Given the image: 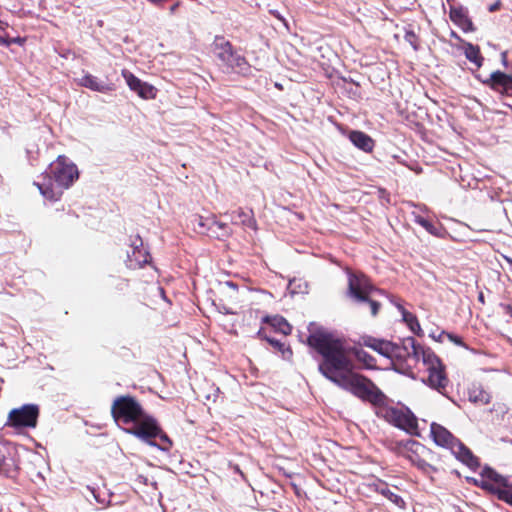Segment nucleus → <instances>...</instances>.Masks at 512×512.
<instances>
[{"label": "nucleus", "mask_w": 512, "mask_h": 512, "mask_svg": "<svg viewBox=\"0 0 512 512\" xmlns=\"http://www.w3.org/2000/svg\"><path fill=\"white\" fill-rule=\"evenodd\" d=\"M308 344L323 356L319 371L324 377L379 410L387 405L386 395L370 379L353 372L350 348L342 340L316 332L308 337Z\"/></svg>", "instance_id": "nucleus-1"}, {"label": "nucleus", "mask_w": 512, "mask_h": 512, "mask_svg": "<svg viewBox=\"0 0 512 512\" xmlns=\"http://www.w3.org/2000/svg\"><path fill=\"white\" fill-rule=\"evenodd\" d=\"M111 413L115 421L134 425L132 428L125 429L126 433L155 446L152 439L160 433V427L154 418L145 414L141 405L133 397L116 398L112 404Z\"/></svg>", "instance_id": "nucleus-2"}, {"label": "nucleus", "mask_w": 512, "mask_h": 512, "mask_svg": "<svg viewBox=\"0 0 512 512\" xmlns=\"http://www.w3.org/2000/svg\"><path fill=\"white\" fill-rule=\"evenodd\" d=\"M50 174L58 187H53L51 183L36 184L42 196L50 201L59 200L63 189L69 188L79 177L77 166L65 156H59L50 164Z\"/></svg>", "instance_id": "nucleus-3"}, {"label": "nucleus", "mask_w": 512, "mask_h": 512, "mask_svg": "<svg viewBox=\"0 0 512 512\" xmlns=\"http://www.w3.org/2000/svg\"><path fill=\"white\" fill-rule=\"evenodd\" d=\"M430 433L435 444L449 449L461 462L470 468L478 466V461L470 450L459 442L445 427L437 423H432Z\"/></svg>", "instance_id": "nucleus-4"}, {"label": "nucleus", "mask_w": 512, "mask_h": 512, "mask_svg": "<svg viewBox=\"0 0 512 512\" xmlns=\"http://www.w3.org/2000/svg\"><path fill=\"white\" fill-rule=\"evenodd\" d=\"M378 292L379 291L371 285L369 279L365 275L349 273V297L357 303H368L372 316H376L380 308V303L375 299V294Z\"/></svg>", "instance_id": "nucleus-5"}, {"label": "nucleus", "mask_w": 512, "mask_h": 512, "mask_svg": "<svg viewBox=\"0 0 512 512\" xmlns=\"http://www.w3.org/2000/svg\"><path fill=\"white\" fill-rule=\"evenodd\" d=\"M38 416L39 409L37 405L25 404L9 412L6 426L34 428L37 425Z\"/></svg>", "instance_id": "nucleus-6"}, {"label": "nucleus", "mask_w": 512, "mask_h": 512, "mask_svg": "<svg viewBox=\"0 0 512 512\" xmlns=\"http://www.w3.org/2000/svg\"><path fill=\"white\" fill-rule=\"evenodd\" d=\"M377 414L383 416L387 421L393 423L395 426L408 432H412L417 428V419L409 411H403L392 407L386 408V406H384L377 412Z\"/></svg>", "instance_id": "nucleus-7"}, {"label": "nucleus", "mask_w": 512, "mask_h": 512, "mask_svg": "<svg viewBox=\"0 0 512 512\" xmlns=\"http://www.w3.org/2000/svg\"><path fill=\"white\" fill-rule=\"evenodd\" d=\"M430 454L431 452L425 446L416 441L409 442L405 448V457L426 474L436 471V468L426 461V457Z\"/></svg>", "instance_id": "nucleus-8"}, {"label": "nucleus", "mask_w": 512, "mask_h": 512, "mask_svg": "<svg viewBox=\"0 0 512 512\" xmlns=\"http://www.w3.org/2000/svg\"><path fill=\"white\" fill-rule=\"evenodd\" d=\"M404 349L407 354L413 356L415 360H421L427 369L438 367V365L441 364L439 358L430 348L421 346L414 338L410 337L404 341Z\"/></svg>", "instance_id": "nucleus-9"}, {"label": "nucleus", "mask_w": 512, "mask_h": 512, "mask_svg": "<svg viewBox=\"0 0 512 512\" xmlns=\"http://www.w3.org/2000/svg\"><path fill=\"white\" fill-rule=\"evenodd\" d=\"M363 344L387 358L399 357L401 355V348L390 341L365 337L363 338Z\"/></svg>", "instance_id": "nucleus-10"}, {"label": "nucleus", "mask_w": 512, "mask_h": 512, "mask_svg": "<svg viewBox=\"0 0 512 512\" xmlns=\"http://www.w3.org/2000/svg\"><path fill=\"white\" fill-rule=\"evenodd\" d=\"M15 448L12 446H4L0 449V475L13 476L17 470L15 460Z\"/></svg>", "instance_id": "nucleus-11"}, {"label": "nucleus", "mask_w": 512, "mask_h": 512, "mask_svg": "<svg viewBox=\"0 0 512 512\" xmlns=\"http://www.w3.org/2000/svg\"><path fill=\"white\" fill-rule=\"evenodd\" d=\"M429 375L427 379V384L437 391L441 392L446 388L448 384V379L444 372V367L442 364L438 365V367H433L427 369Z\"/></svg>", "instance_id": "nucleus-12"}, {"label": "nucleus", "mask_w": 512, "mask_h": 512, "mask_svg": "<svg viewBox=\"0 0 512 512\" xmlns=\"http://www.w3.org/2000/svg\"><path fill=\"white\" fill-rule=\"evenodd\" d=\"M213 52L216 57L224 64H227L236 54L230 42L225 40L223 37L215 38L213 42Z\"/></svg>", "instance_id": "nucleus-13"}, {"label": "nucleus", "mask_w": 512, "mask_h": 512, "mask_svg": "<svg viewBox=\"0 0 512 512\" xmlns=\"http://www.w3.org/2000/svg\"><path fill=\"white\" fill-rule=\"evenodd\" d=\"M491 86L495 90L504 91L512 95V77L500 72H493L490 76Z\"/></svg>", "instance_id": "nucleus-14"}, {"label": "nucleus", "mask_w": 512, "mask_h": 512, "mask_svg": "<svg viewBox=\"0 0 512 512\" xmlns=\"http://www.w3.org/2000/svg\"><path fill=\"white\" fill-rule=\"evenodd\" d=\"M349 139L357 148L364 152H371L374 148V140L362 131H351Z\"/></svg>", "instance_id": "nucleus-15"}, {"label": "nucleus", "mask_w": 512, "mask_h": 512, "mask_svg": "<svg viewBox=\"0 0 512 512\" xmlns=\"http://www.w3.org/2000/svg\"><path fill=\"white\" fill-rule=\"evenodd\" d=\"M78 83L83 87L101 93L109 92L113 89L111 85L100 81L97 77L91 74L83 75V77L79 79Z\"/></svg>", "instance_id": "nucleus-16"}, {"label": "nucleus", "mask_w": 512, "mask_h": 512, "mask_svg": "<svg viewBox=\"0 0 512 512\" xmlns=\"http://www.w3.org/2000/svg\"><path fill=\"white\" fill-rule=\"evenodd\" d=\"M483 481L487 482L489 485H493L494 487L502 488L507 485L508 480L496 473L491 468H484L481 473V479L479 480L480 485L483 487Z\"/></svg>", "instance_id": "nucleus-17"}, {"label": "nucleus", "mask_w": 512, "mask_h": 512, "mask_svg": "<svg viewBox=\"0 0 512 512\" xmlns=\"http://www.w3.org/2000/svg\"><path fill=\"white\" fill-rule=\"evenodd\" d=\"M449 16L451 21L458 25L463 31L467 32L473 30L472 22L462 9L451 8Z\"/></svg>", "instance_id": "nucleus-18"}, {"label": "nucleus", "mask_w": 512, "mask_h": 512, "mask_svg": "<svg viewBox=\"0 0 512 512\" xmlns=\"http://www.w3.org/2000/svg\"><path fill=\"white\" fill-rule=\"evenodd\" d=\"M483 488L497 494L499 499L512 505V482H509L507 485L499 488L494 487L493 485H489L487 482L483 481Z\"/></svg>", "instance_id": "nucleus-19"}, {"label": "nucleus", "mask_w": 512, "mask_h": 512, "mask_svg": "<svg viewBox=\"0 0 512 512\" xmlns=\"http://www.w3.org/2000/svg\"><path fill=\"white\" fill-rule=\"evenodd\" d=\"M469 400L475 404L485 405L490 402V395L481 386L473 385L468 392Z\"/></svg>", "instance_id": "nucleus-20"}, {"label": "nucleus", "mask_w": 512, "mask_h": 512, "mask_svg": "<svg viewBox=\"0 0 512 512\" xmlns=\"http://www.w3.org/2000/svg\"><path fill=\"white\" fill-rule=\"evenodd\" d=\"M226 65L229 68H231L234 72L242 75H247L250 70V66L248 62L245 60V58L237 53L230 59V61Z\"/></svg>", "instance_id": "nucleus-21"}, {"label": "nucleus", "mask_w": 512, "mask_h": 512, "mask_svg": "<svg viewBox=\"0 0 512 512\" xmlns=\"http://www.w3.org/2000/svg\"><path fill=\"white\" fill-rule=\"evenodd\" d=\"M464 53L466 58L476 64L478 67L482 64V57L480 55V50L477 46L472 45L471 43L464 44Z\"/></svg>", "instance_id": "nucleus-22"}, {"label": "nucleus", "mask_w": 512, "mask_h": 512, "mask_svg": "<svg viewBox=\"0 0 512 512\" xmlns=\"http://www.w3.org/2000/svg\"><path fill=\"white\" fill-rule=\"evenodd\" d=\"M398 308L401 310L403 320L407 323L410 330L413 333L420 335L422 332V329L420 327V324H419L417 318L412 313L406 311L403 307L398 306Z\"/></svg>", "instance_id": "nucleus-23"}, {"label": "nucleus", "mask_w": 512, "mask_h": 512, "mask_svg": "<svg viewBox=\"0 0 512 512\" xmlns=\"http://www.w3.org/2000/svg\"><path fill=\"white\" fill-rule=\"evenodd\" d=\"M220 293L224 298H227L230 301V304L235 303L238 300L237 286L232 282L224 283V285L221 286Z\"/></svg>", "instance_id": "nucleus-24"}, {"label": "nucleus", "mask_w": 512, "mask_h": 512, "mask_svg": "<svg viewBox=\"0 0 512 512\" xmlns=\"http://www.w3.org/2000/svg\"><path fill=\"white\" fill-rule=\"evenodd\" d=\"M269 323L276 331L283 335H288L291 332L290 324L283 317L275 316L269 319Z\"/></svg>", "instance_id": "nucleus-25"}, {"label": "nucleus", "mask_w": 512, "mask_h": 512, "mask_svg": "<svg viewBox=\"0 0 512 512\" xmlns=\"http://www.w3.org/2000/svg\"><path fill=\"white\" fill-rule=\"evenodd\" d=\"M136 93L140 98L145 100L155 99L157 96V89L153 85L143 82Z\"/></svg>", "instance_id": "nucleus-26"}, {"label": "nucleus", "mask_w": 512, "mask_h": 512, "mask_svg": "<svg viewBox=\"0 0 512 512\" xmlns=\"http://www.w3.org/2000/svg\"><path fill=\"white\" fill-rule=\"evenodd\" d=\"M121 74L125 79L128 87L132 91L137 92L140 86L142 85L143 81H141L138 77H136L133 73L126 69L122 70Z\"/></svg>", "instance_id": "nucleus-27"}, {"label": "nucleus", "mask_w": 512, "mask_h": 512, "mask_svg": "<svg viewBox=\"0 0 512 512\" xmlns=\"http://www.w3.org/2000/svg\"><path fill=\"white\" fill-rule=\"evenodd\" d=\"M354 355L356 357V359L363 363V365L366 367V368H374L375 367V360L372 356H370L366 351H364L363 349H355L354 350Z\"/></svg>", "instance_id": "nucleus-28"}, {"label": "nucleus", "mask_w": 512, "mask_h": 512, "mask_svg": "<svg viewBox=\"0 0 512 512\" xmlns=\"http://www.w3.org/2000/svg\"><path fill=\"white\" fill-rule=\"evenodd\" d=\"M231 220L234 223L241 222L242 224L249 225V226H252L254 224V222L251 219L250 215L248 213H246L245 211H243V210L234 211L231 214Z\"/></svg>", "instance_id": "nucleus-29"}, {"label": "nucleus", "mask_w": 512, "mask_h": 512, "mask_svg": "<svg viewBox=\"0 0 512 512\" xmlns=\"http://www.w3.org/2000/svg\"><path fill=\"white\" fill-rule=\"evenodd\" d=\"M191 223L193 226V229L198 233H205L207 228V220L200 216V215H194L191 219Z\"/></svg>", "instance_id": "nucleus-30"}, {"label": "nucleus", "mask_w": 512, "mask_h": 512, "mask_svg": "<svg viewBox=\"0 0 512 512\" xmlns=\"http://www.w3.org/2000/svg\"><path fill=\"white\" fill-rule=\"evenodd\" d=\"M415 222L418 223L419 225H421L430 234L435 235V236L439 235L438 228L435 225H433L432 223H430L427 219H425L421 216H416Z\"/></svg>", "instance_id": "nucleus-31"}, {"label": "nucleus", "mask_w": 512, "mask_h": 512, "mask_svg": "<svg viewBox=\"0 0 512 512\" xmlns=\"http://www.w3.org/2000/svg\"><path fill=\"white\" fill-rule=\"evenodd\" d=\"M387 499L399 508H404L405 506L404 500L399 495L395 494L392 491H390V493L388 494Z\"/></svg>", "instance_id": "nucleus-32"}, {"label": "nucleus", "mask_w": 512, "mask_h": 512, "mask_svg": "<svg viewBox=\"0 0 512 512\" xmlns=\"http://www.w3.org/2000/svg\"><path fill=\"white\" fill-rule=\"evenodd\" d=\"M268 341H269V342H270L274 347H276V348H278L279 350H281V351H282V353H283V356H284V357H286V354L291 355V351H290L289 349L284 350V349H283L284 345H283V344H281L279 341H277V340H273V339H268Z\"/></svg>", "instance_id": "nucleus-33"}, {"label": "nucleus", "mask_w": 512, "mask_h": 512, "mask_svg": "<svg viewBox=\"0 0 512 512\" xmlns=\"http://www.w3.org/2000/svg\"><path fill=\"white\" fill-rule=\"evenodd\" d=\"M446 338L458 346H464L462 339L454 334L447 333Z\"/></svg>", "instance_id": "nucleus-34"}, {"label": "nucleus", "mask_w": 512, "mask_h": 512, "mask_svg": "<svg viewBox=\"0 0 512 512\" xmlns=\"http://www.w3.org/2000/svg\"><path fill=\"white\" fill-rule=\"evenodd\" d=\"M157 436H160L161 441L165 444L162 447V449L168 450L171 447L172 443H171L170 439L167 437V435L161 434V432H160Z\"/></svg>", "instance_id": "nucleus-35"}, {"label": "nucleus", "mask_w": 512, "mask_h": 512, "mask_svg": "<svg viewBox=\"0 0 512 512\" xmlns=\"http://www.w3.org/2000/svg\"><path fill=\"white\" fill-rule=\"evenodd\" d=\"M447 332L441 331L439 334L431 333L430 337L433 338L435 341L443 342L446 338Z\"/></svg>", "instance_id": "nucleus-36"}, {"label": "nucleus", "mask_w": 512, "mask_h": 512, "mask_svg": "<svg viewBox=\"0 0 512 512\" xmlns=\"http://www.w3.org/2000/svg\"><path fill=\"white\" fill-rule=\"evenodd\" d=\"M220 309H221L224 313H226V314H231V313H233V308H232L231 306H229V305L224 304V303H223V304H221Z\"/></svg>", "instance_id": "nucleus-37"}, {"label": "nucleus", "mask_w": 512, "mask_h": 512, "mask_svg": "<svg viewBox=\"0 0 512 512\" xmlns=\"http://www.w3.org/2000/svg\"><path fill=\"white\" fill-rule=\"evenodd\" d=\"M393 365H394V369L399 371V372H401V373H404V374H410L411 373L410 369H408V368H403L401 366H398V364H396V363H394Z\"/></svg>", "instance_id": "nucleus-38"}, {"label": "nucleus", "mask_w": 512, "mask_h": 512, "mask_svg": "<svg viewBox=\"0 0 512 512\" xmlns=\"http://www.w3.org/2000/svg\"><path fill=\"white\" fill-rule=\"evenodd\" d=\"M378 491L387 498V496H388V494L390 493L391 490L388 487H386L385 485L381 484V486L378 489Z\"/></svg>", "instance_id": "nucleus-39"}, {"label": "nucleus", "mask_w": 512, "mask_h": 512, "mask_svg": "<svg viewBox=\"0 0 512 512\" xmlns=\"http://www.w3.org/2000/svg\"><path fill=\"white\" fill-rule=\"evenodd\" d=\"M0 45L9 46L11 45V41L0 35Z\"/></svg>", "instance_id": "nucleus-40"}, {"label": "nucleus", "mask_w": 512, "mask_h": 512, "mask_svg": "<svg viewBox=\"0 0 512 512\" xmlns=\"http://www.w3.org/2000/svg\"><path fill=\"white\" fill-rule=\"evenodd\" d=\"M9 41H11V44H12V43L22 44V43L24 42V40H23V39H21V38H19V37H18V38H12V39H9Z\"/></svg>", "instance_id": "nucleus-41"}, {"label": "nucleus", "mask_w": 512, "mask_h": 512, "mask_svg": "<svg viewBox=\"0 0 512 512\" xmlns=\"http://www.w3.org/2000/svg\"><path fill=\"white\" fill-rule=\"evenodd\" d=\"M213 224L217 225L219 228H226V224L219 223L217 221H213Z\"/></svg>", "instance_id": "nucleus-42"}, {"label": "nucleus", "mask_w": 512, "mask_h": 512, "mask_svg": "<svg viewBox=\"0 0 512 512\" xmlns=\"http://www.w3.org/2000/svg\"><path fill=\"white\" fill-rule=\"evenodd\" d=\"M158 290H159V292L161 293V295H163V294H164V292H163V289H162V288H160V287H159V288H158Z\"/></svg>", "instance_id": "nucleus-43"}, {"label": "nucleus", "mask_w": 512, "mask_h": 512, "mask_svg": "<svg viewBox=\"0 0 512 512\" xmlns=\"http://www.w3.org/2000/svg\"><path fill=\"white\" fill-rule=\"evenodd\" d=\"M479 300L483 302V295L482 294L479 295Z\"/></svg>", "instance_id": "nucleus-44"}, {"label": "nucleus", "mask_w": 512, "mask_h": 512, "mask_svg": "<svg viewBox=\"0 0 512 512\" xmlns=\"http://www.w3.org/2000/svg\"><path fill=\"white\" fill-rule=\"evenodd\" d=\"M176 6H177V5L172 6V7H171V11L176 10Z\"/></svg>", "instance_id": "nucleus-45"}]
</instances>
